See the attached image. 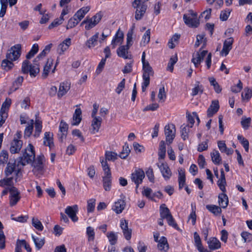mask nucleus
Returning <instances> with one entry per match:
<instances>
[{
	"instance_id": "obj_1",
	"label": "nucleus",
	"mask_w": 252,
	"mask_h": 252,
	"mask_svg": "<svg viewBox=\"0 0 252 252\" xmlns=\"http://www.w3.org/2000/svg\"><path fill=\"white\" fill-rule=\"evenodd\" d=\"M34 158V147L31 144H29L25 149L23 156L20 157L17 161H15L14 163L10 161L7 163L4 170L5 177L0 180V187L12 185L14 181L18 182L22 176L21 167L20 166H25L32 162Z\"/></svg>"
},
{
	"instance_id": "obj_2",
	"label": "nucleus",
	"mask_w": 252,
	"mask_h": 252,
	"mask_svg": "<svg viewBox=\"0 0 252 252\" xmlns=\"http://www.w3.org/2000/svg\"><path fill=\"white\" fill-rule=\"evenodd\" d=\"M183 19L185 24L189 28H196L200 25L197 12L192 9L189 10L188 14L183 15Z\"/></svg>"
},
{
	"instance_id": "obj_3",
	"label": "nucleus",
	"mask_w": 252,
	"mask_h": 252,
	"mask_svg": "<svg viewBox=\"0 0 252 252\" xmlns=\"http://www.w3.org/2000/svg\"><path fill=\"white\" fill-rule=\"evenodd\" d=\"M149 0H134L132 2V6L136 8L135 18L136 20H141L144 16L147 9L146 2Z\"/></svg>"
},
{
	"instance_id": "obj_4",
	"label": "nucleus",
	"mask_w": 252,
	"mask_h": 252,
	"mask_svg": "<svg viewBox=\"0 0 252 252\" xmlns=\"http://www.w3.org/2000/svg\"><path fill=\"white\" fill-rule=\"evenodd\" d=\"M21 54V45L17 44L8 50L6 55V59L2 61L1 63H12V62L17 61Z\"/></svg>"
},
{
	"instance_id": "obj_5",
	"label": "nucleus",
	"mask_w": 252,
	"mask_h": 252,
	"mask_svg": "<svg viewBox=\"0 0 252 252\" xmlns=\"http://www.w3.org/2000/svg\"><path fill=\"white\" fill-rule=\"evenodd\" d=\"M143 82L142 83V90L145 92L147 87L150 84V77L153 76L154 74V71L153 68L150 65V64H143Z\"/></svg>"
},
{
	"instance_id": "obj_6",
	"label": "nucleus",
	"mask_w": 252,
	"mask_h": 252,
	"mask_svg": "<svg viewBox=\"0 0 252 252\" xmlns=\"http://www.w3.org/2000/svg\"><path fill=\"white\" fill-rule=\"evenodd\" d=\"M206 58L205 63H211L212 55L211 53H208L207 50H202L200 49L196 53H194L192 55L191 59L192 63H201Z\"/></svg>"
},
{
	"instance_id": "obj_7",
	"label": "nucleus",
	"mask_w": 252,
	"mask_h": 252,
	"mask_svg": "<svg viewBox=\"0 0 252 252\" xmlns=\"http://www.w3.org/2000/svg\"><path fill=\"white\" fill-rule=\"evenodd\" d=\"M101 14L97 13L91 18H87L82 22L81 25L86 24L85 29L89 30L95 26L101 20Z\"/></svg>"
},
{
	"instance_id": "obj_8",
	"label": "nucleus",
	"mask_w": 252,
	"mask_h": 252,
	"mask_svg": "<svg viewBox=\"0 0 252 252\" xmlns=\"http://www.w3.org/2000/svg\"><path fill=\"white\" fill-rule=\"evenodd\" d=\"M22 70L24 73H30L31 77H35L39 72L38 64H23Z\"/></svg>"
},
{
	"instance_id": "obj_9",
	"label": "nucleus",
	"mask_w": 252,
	"mask_h": 252,
	"mask_svg": "<svg viewBox=\"0 0 252 252\" xmlns=\"http://www.w3.org/2000/svg\"><path fill=\"white\" fill-rule=\"evenodd\" d=\"M176 128L175 126L173 124H168L164 127V133L166 137V140L171 144L175 137Z\"/></svg>"
},
{
	"instance_id": "obj_10",
	"label": "nucleus",
	"mask_w": 252,
	"mask_h": 252,
	"mask_svg": "<svg viewBox=\"0 0 252 252\" xmlns=\"http://www.w3.org/2000/svg\"><path fill=\"white\" fill-rule=\"evenodd\" d=\"M145 177V173L143 170L138 169L135 170L134 172L131 174V179L138 188L139 185L141 184Z\"/></svg>"
},
{
	"instance_id": "obj_11",
	"label": "nucleus",
	"mask_w": 252,
	"mask_h": 252,
	"mask_svg": "<svg viewBox=\"0 0 252 252\" xmlns=\"http://www.w3.org/2000/svg\"><path fill=\"white\" fill-rule=\"evenodd\" d=\"M16 183L14 181L13 184ZM14 184L11 185V188L9 189V192L10 193V204L11 206H14L18 202L20 199L19 196L20 192L17 189L13 186ZM5 186L4 187H5Z\"/></svg>"
},
{
	"instance_id": "obj_12",
	"label": "nucleus",
	"mask_w": 252,
	"mask_h": 252,
	"mask_svg": "<svg viewBox=\"0 0 252 252\" xmlns=\"http://www.w3.org/2000/svg\"><path fill=\"white\" fill-rule=\"evenodd\" d=\"M234 39L233 37H230L224 40L223 43L222 49L220 51V54L222 56H226L232 49V45Z\"/></svg>"
},
{
	"instance_id": "obj_13",
	"label": "nucleus",
	"mask_w": 252,
	"mask_h": 252,
	"mask_svg": "<svg viewBox=\"0 0 252 252\" xmlns=\"http://www.w3.org/2000/svg\"><path fill=\"white\" fill-rule=\"evenodd\" d=\"M157 165L164 179L165 180H169L172 175V172L167 164L166 163H161L160 164L158 163Z\"/></svg>"
},
{
	"instance_id": "obj_14",
	"label": "nucleus",
	"mask_w": 252,
	"mask_h": 252,
	"mask_svg": "<svg viewBox=\"0 0 252 252\" xmlns=\"http://www.w3.org/2000/svg\"><path fill=\"white\" fill-rule=\"evenodd\" d=\"M120 227L125 239L129 240L131 237L132 230L128 227V221L126 220H121Z\"/></svg>"
},
{
	"instance_id": "obj_15",
	"label": "nucleus",
	"mask_w": 252,
	"mask_h": 252,
	"mask_svg": "<svg viewBox=\"0 0 252 252\" xmlns=\"http://www.w3.org/2000/svg\"><path fill=\"white\" fill-rule=\"evenodd\" d=\"M129 48L125 45L120 46L117 50V53L119 57L125 59H131L132 55L128 52Z\"/></svg>"
},
{
	"instance_id": "obj_16",
	"label": "nucleus",
	"mask_w": 252,
	"mask_h": 252,
	"mask_svg": "<svg viewBox=\"0 0 252 252\" xmlns=\"http://www.w3.org/2000/svg\"><path fill=\"white\" fill-rule=\"evenodd\" d=\"M78 206L76 205H74L72 206H67L65 209V213L73 221L75 222L78 220V218L76 216Z\"/></svg>"
},
{
	"instance_id": "obj_17",
	"label": "nucleus",
	"mask_w": 252,
	"mask_h": 252,
	"mask_svg": "<svg viewBox=\"0 0 252 252\" xmlns=\"http://www.w3.org/2000/svg\"><path fill=\"white\" fill-rule=\"evenodd\" d=\"M23 145L22 140L14 138L11 143L10 152L11 154H16L19 152Z\"/></svg>"
},
{
	"instance_id": "obj_18",
	"label": "nucleus",
	"mask_w": 252,
	"mask_h": 252,
	"mask_svg": "<svg viewBox=\"0 0 252 252\" xmlns=\"http://www.w3.org/2000/svg\"><path fill=\"white\" fill-rule=\"evenodd\" d=\"M70 88V83L68 81H64L60 84L59 91L58 93V96L61 98L65 95Z\"/></svg>"
},
{
	"instance_id": "obj_19",
	"label": "nucleus",
	"mask_w": 252,
	"mask_h": 252,
	"mask_svg": "<svg viewBox=\"0 0 252 252\" xmlns=\"http://www.w3.org/2000/svg\"><path fill=\"white\" fill-rule=\"evenodd\" d=\"M52 46L53 44L52 43H50L46 45L44 49L34 59L33 63L38 62L44 58L50 52Z\"/></svg>"
},
{
	"instance_id": "obj_20",
	"label": "nucleus",
	"mask_w": 252,
	"mask_h": 252,
	"mask_svg": "<svg viewBox=\"0 0 252 252\" xmlns=\"http://www.w3.org/2000/svg\"><path fill=\"white\" fill-rule=\"evenodd\" d=\"M71 45V39L67 38L61 43L58 46V51L60 55L63 54L64 52L68 49Z\"/></svg>"
},
{
	"instance_id": "obj_21",
	"label": "nucleus",
	"mask_w": 252,
	"mask_h": 252,
	"mask_svg": "<svg viewBox=\"0 0 252 252\" xmlns=\"http://www.w3.org/2000/svg\"><path fill=\"white\" fill-rule=\"evenodd\" d=\"M103 186L106 191H109L111 188L112 176L111 173L104 174L102 176Z\"/></svg>"
},
{
	"instance_id": "obj_22",
	"label": "nucleus",
	"mask_w": 252,
	"mask_h": 252,
	"mask_svg": "<svg viewBox=\"0 0 252 252\" xmlns=\"http://www.w3.org/2000/svg\"><path fill=\"white\" fill-rule=\"evenodd\" d=\"M90 6H84L79 9L73 15L79 22L84 17L85 15L90 11Z\"/></svg>"
},
{
	"instance_id": "obj_23",
	"label": "nucleus",
	"mask_w": 252,
	"mask_h": 252,
	"mask_svg": "<svg viewBox=\"0 0 252 252\" xmlns=\"http://www.w3.org/2000/svg\"><path fill=\"white\" fill-rule=\"evenodd\" d=\"M53 134L50 132H46L44 133L43 137V144L46 146H48L51 149L54 146Z\"/></svg>"
},
{
	"instance_id": "obj_24",
	"label": "nucleus",
	"mask_w": 252,
	"mask_h": 252,
	"mask_svg": "<svg viewBox=\"0 0 252 252\" xmlns=\"http://www.w3.org/2000/svg\"><path fill=\"white\" fill-rule=\"evenodd\" d=\"M219 104L218 100H213L211 105L207 110V116L208 117H212L219 109Z\"/></svg>"
},
{
	"instance_id": "obj_25",
	"label": "nucleus",
	"mask_w": 252,
	"mask_h": 252,
	"mask_svg": "<svg viewBox=\"0 0 252 252\" xmlns=\"http://www.w3.org/2000/svg\"><path fill=\"white\" fill-rule=\"evenodd\" d=\"M158 248L161 252H167L169 249V245L166 237L162 236L158 242Z\"/></svg>"
},
{
	"instance_id": "obj_26",
	"label": "nucleus",
	"mask_w": 252,
	"mask_h": 252,
	"mask_svg": "<svg viewBox=\"0 0 252 252\" xmlns=\"http://www.w3.org/2000/svg\"><path fill=\"white\" fill-rule=\"evenodd\" d=\"M38 50L39 46L38 44H33L30 51L26 55V58L27 60L24 61L22 63H30L29 61H28V60L31 59L32 57H33L34 55L38 52Z\"/></svg>"
},
{
	"instance_id": "obj_27",
	"label": "nucleus",
	"mask_w": 252,
	"mask_h": 252,
	"mask_svg": "<svg viewBox=\"0 0 252 252\" xmlns=\"http://www.w3.org/2000/svg\"><path fill=\"white\" fill-rule=\"evenodd\" d=\"M93 120L92 122V131L93 134L98 132L101 126L102 119L100 117H92Z\"/></svg>"
},
{
	"instance_id": "obj_28",
	"label": "nucleus",
	"mask_w": 252,
	"mask_h": 252,
	"mask_svg": "<svg viewBox=\"0 0 252 252\" xmlns=\"http://www.w3.org/2000/svg\"><path fill=\"white\" fill-rule=\"evenodd\" d=\"M125 202L123 200L119 199L115 203L112 209L117 213L120 214L125 207Z\"/></svg>"
},
{
	"instance_id": "obj_29",
	"label": "nucleus",
	"mask_w": 252,
	"mask_h": 252,
	"mask_svg": "<svg viewBox=\"0 0 252 252\" xmlns=\"http://www.w3.org/2000/svg\"><path fill=\"white\" fill-rule=\"evenodd\" d=\"M226 180L225 178V174L223 169L220 170V178L218 181V185L220 188V189L223 192H224L226 191L225 189V185H226Z\"/></svg>"
},
{
	"instance_id": "obj_30",
	"label": "nucleus",
	"mask_w": 252,
	"mask_h": 252,
	"mask_svg": "<svg viewBox=\"0 0 252 252\" xmlns=\"http://www.w3.org/2000/svg\"><path fill=\"white\" fill-rule=\"evenodd\" d=\"M207 243L209 248L212 250L218 249L221 247L220 242L216 238H211L208 241Z\"/></svg>"
},
{
	"instance_id": "obj_31",
	"label": "nucleus",
	"mask_w": 252,
	"mask_h": 252,
	"mask_svg": "<svg viewBox=\"0 0 252 252\" xmlns=\"http://www.w3.org/2000/svg\"><path fill=\"white\" fill-rule=\"evenodd\" d=\"M160 217L162 219H167L172 216L169 209L166 207L165 204H162L159 209Z\"/></svg>"
},
{
	"instance_id": "obj_32",
	"label": "nucleus",
	"mask_w": 252,
	"mask_h": 252,
	"mask_svg": "<svg viewBox=\"0 0 252 252\" xmlns=\"http://www.w3.org/2000/svg\"><path fill=\"white\" fill-rule=\"evenodd\" d=\"M82 111L80 108L76 109L73 116V120L72 122V125H78L82 120L81 117Z\"/></svg>"
},
{
	"instance_id": "obj_33",
	"label": "nucleus",
	"mask_w": 252,
	"mask_h": 252,
	"mask_svg": "<svg viewBox=\"0 0 252 252\" xmlns=\"http://www.w3.org/2000/svg\"><path fill=\"white\" fill-rule=\"evenodd\" d=\"M219 205L222 208H226L228 204V198L224 192L219 194L218 197Z\"/></svg>"
},
{
	"instance_id": "obj_34",
	"label": "nucleus",
	"mask_w": 252,
	"mask_h": 252,
	"mask_svg": "<svg viewBox=\"0 0 252 252\" xmlns=\"http://www.w3.org/2000/svg\"><path fill=\"white\" fill-rule=\"evenodd\" d=\"M124 38V33L120 31V30L119 29L116 32L115 35L113 37V39L111 41V44L112 46L115 47V45L121 42V41Z\"/></svg>"
},
{
	"instance_id": "obj_35",
	"label": "nucleus",
	"mask_w": 252,
	"mask_h": 252,
	"mask_svg": "<svg viewBox=\"0 0 252 252\" xmlns=\"http://www.w3.org/2000/svg\"><path fill=\"white\" fill-rule=\"evenodd\" d=\"M181 35L178 33H175L168 42V47L170 49H173L175 47L176 44H178Z\"/></svg>"
},
{
	"instance_id": "obj_36",
	"label": "nucleus",
	"mask_w": 252,
	"mask_h": 252,
	"mask_svg": "<svg viewBox=\"0 0 252 252\" xmlns=\"http://www.w3.org/2000/svg\"><path fill=\"white\" fill-rule=\"evenodd\" d=\"M179 177H178V181H179V189H182L185 184L186 182V177L185 170L182 169H179Z\"/></svg>"
},
{
	"instance_id": "obj_37",
	"label": "nucleus",
	"mask_w": 252,
	"mask_h": 252,
	"mask_svg": "<svg viewBox=\"0 0 252 252\" xmlns=\"http://www.w3.org/2000/svg\"><path fill=\"white\" fill-rule=\"evenodd\" d=\"M211 159L215 164H220L221 161V158L218 151L214 150L211 153Z\"/></svg>"
},
{
	"instance_id": "obj_38",
	"label": "nucleus",
	"mask_w": 252,
	"mask_h": 252,
	"mask_svg": "<svg viewBox=\"0 0 252 252\" xmlns=\"http://www.w3.org/2000/svg\"><path fill=\"white\" fill-rule=\"evenodd\" d=\"M242 100L249 101L252 97V88L246 87L244 89V92L241 94Z\"/></svg>"
},
{
	"instance_id": "obj_39",
	"label": "nucleus",
	"mask_w": 252,
	"mask_h": 252,
	"mask_svg": "<svg viewBox=\"0 0 252 252\" xmlns=\"http://www.w3.org/2000/svg\"><path fill=\"white\" fill-rule=\"evenodd\" d=\"M98 38V32L91 37L86 42V45L89 48L94 47L96 44Z\"/></svg>"
},
{
	"instance_id": "obj_40",
	"label": "nucleus",
	"mask_w": 252,
	"mask_h": 252,
	"mask_svg": "<svg viewBox=\"0 0 252 252\" xmlns=\"http://www.w3.org/2000/svg\"><path fill=\"white\" fill-rule=\"evenodd\" d=\"M166 146L164 141H160L158 152V159H163L165 157Z\"/></svg>"
},
{
	"instance_id": "obj_41",
	"label": "nucleus",
	"mask_w": 252,
	"mask_h": 252,
	"mask_svg": "<svg viewBox=\"0 0 252 252\" xmlns=\"http://www.w3.org/2000/svg\"><path fill=\"white\" fill-rule=\"evenodd\" d=\"M34 124L35 125V130L33 136L35 138H37L39 136L41 132L42 128V122L39 120H36Z\"/></svg>"
},
{
	"instance_id": "obj_42",
	"label": "nucleus",
	"mask_w": 252,
	"mask_h": 252,
	"mask_svg": "<svg viewBox=\"0 0 252 252\" xmlns=\"http://www.w3.org/2000/svg\"><path fill=\"white\" fill-rule=\"evenodd\" d=\"M190 127L189 125H183L181 126V133L182 138L184 140H186L188 139Z\"/></svg>"
},
{
	"instance_id": "obj_43",
	"label": "nucleus",
	"mask_w": 252,
	"mask_h": 252,
	"mask_svg": "<svg viewBox=\"0 0 252 252\" xmlns=\"http://www.w3.org/2000/svg\"><path fill=\"white\" fill-rule=\"evenodd\" d=\"M28 126L26 127L24 131V136L29 137L33 131V120H30V122L28 123Z\"/></svg>"
},
{
	"instance_id": "obj_44",
	"label": "nucleus",
	"mask_w": 252,
	"mask_h": 252,
	"mask_svg": "<svg viewBox=\"0 0 252 252\" xmlns=\"http://www.w3.org/2000/svg\"><path fill=\"white\" fill-rule=\"evenodd\" d=\"M206 208L212 213L216 216L220 215L221 212V208L215 205H207Z\"/></svg>"
},
{
	"instance_id": "obj_45",
	"label": "nucleus",
	"mask_w": 252,
	"mask_h": 252,
	"mask_svg": "<svg viewBox=\"0 0 252 252\" xmlns=\"http://www.w3.org/2000/svg\"><path fill=\"white\" fill-rule=\"evenodd\" d=\"M208 80L211 85L213 86L215 92L217 94L220 93L222 89L220 85L216 81V79L214 77H210Z\"/></svg>"
},
{
	"instance_id": "obj_46",
	"label": "nucleus",
	"mask_w": 252,
	"mask_h": 252,
	"mask_svg": "<svg viewBox=\"0 0 252 252\" xmlns=\"http://www.w3.org/2000/svg\"><path fill=\"white\" fill-rule=\"evenodd\" d=\"M32 239L35 244V247L38 250L40 249L44 244L45 240L43 238L35 237L32 235Z\"/></svg>"
},
{
	"instance_id": "obj_47",
	"label": "nucleus",
	"mask_w": 252,
	"mask_h": 252,
	"mask_svg": "<svg viewBox=\"0 0 252 252\" xmlns=\"http://www.w3.org/2000/svg\"><path fill=\"white\" fill-rule=\"evenodd\" d=\"M206 41L207 40L205 37V34H198L196 36V40L195 42L194 46L195 47H198L202 43H203V45H205L206 43Z\"/></svg>"
},
{
	"instance_id": "obj_48",
	"label": "nucleus",
	"mask_w": 252,
	"mask_h": 252,
	"mask_svg": "<svg viewBox=\"0 0 252 252\" xmlns=\"http://www.w3.org/2000/svg\"><path fill=\"white\" fill-rule=\"evenodd\" d=\"M0 17H3L5 15L8 5L7 0H0Z\"/></svg>"
},
{
	"instance_id": "obj_49",
	"label": "nucleus",
	"mask_w": 252,
	"mask_h": 252,
	"mask_svg": "<svg viewBox=\"0 0 252 252\" xmlns=\"http://www.w3.org/2000/svg\"><path fill=\"white\" fill-rule=\"evenodd\" d=\"M237 139L240 141L241 144L243 145L245 151L248 152L249 148V141L245 138L242 135H238L237 136Z\"/></svg>"
},
{
	"instance_id": "obj_50",
	"label": "nucleus",
	"mask_w": 252,
	"mask_h": 252,
	"mask_svg": "<svg viewBox=\"0 0 252 252\" xmlns=\"http://www.w3.org/2000/svg\"><path fill=\"white\" fill-rule=\"evenodd\" d=\"M130 152V150L128 144L127 143H125V145L123 146V149L122 151L120 153L119 155V157L121 158L125 159L128 157Z\"/></svg>"
},
{
	"instance_id": "obj_51",
	"label": "nucleus",
	"mask_w": 252,
	"mask_h": 252,
	"mask_svg": "<svg viewBox=\"0 0 252 252\" xmlns=\"http://www.w3.org/2000/svg\"><path fill=\"white\" fill-rule=\"evenodd\" d=\"M151 31L150 29L147 30L142 36L141 44L145 46L149 43L150 40Z\"/></svg>"
},
{
	"instance_id": "obj_52",
	"label": "nucleus",
	"mask_w": 252,
	"mask_h": 252,
	"mask_svg": "<svg viewBox=\"0 0 252 252\" xmlns=\"http://www.w3.org/2000/svg\"><path fill=\"white\" fill-rule=\"evenodd\" d=\"M8 159V153L6 151L2 150L0 153V164L4 165Z\"/></svg>"
},
{
	"instance_id": "obj_53",
	"label": "nucleus",
	"mask_w": 252,
	"mask_h": 252,
	"mask_svg": "<svg viewBox=\"0 0 252 252\" xmlns=\"http://www.w3.org/2000/svg\"><path fill=\"white\" fill-rule=\"evenodd\" d=\"M86 234L89 241H93L94 239L95 232L94 229L91 226H88L86 229Z\"/></svg>"
},
{
	"instance_id": "obj_54",
	"label": "nucleus",
	"mask_w": 252,
	"mask_h": 252,
	"mask_svg": "<svg viewBox=\"0 0 252 252\" xmlns=\"http://www.w3.org/2000/svg\"><path fill=\"white\" fill-rule=\"evenodd\" d=\"M193 237L194 240L195 246L197 248V250H199L203 248L202 245L200 236L196 232H195L193 233Z\"/></svg>"
},
{
	"instance_id": "obj_55",
	"label": "nucleus",
	"mask_w": 252,
	"mask_h": 252,
	"mask_svg": "<svg viewBox=\"0 0 252 252\" xmlns=\"http://www.w3.org/2000/svg\"><path fill=\"white\" fill-rule=\"evenodd\" d=\"M107 236L111 245H114L117 243V236L114 232L107 233Z\"/></svg>"
},
{
	"instance_id": "obj_56",
	"label": "nucleus",
	"mask_w": 252,
	"mask_h": 252,
	"mask_svg": "<svg viewBox=\"0 0 252 252\" xmlns=\"http://www.w3.org/2000/svg\"><path fill=\"white\" fill-rule=\"evenodd\" d=\"M79 23V22L73 16L68 21L66 28L67 30L72 29L77 25Z\"/></svg>"
},
{
	"instance_id": "obj_57",
	"label": "nucleus",
	"mask_w": 252,
	"mask_h": 252,
	"mask_svg": "<svg viewBox=\"0 0 252 252\" xmlns=\"http://www.w3.org/2000/svg\"><path fill=\"white\" fill-rule=\"evenodd\" d=\"M32 224L36 229L39 231H42L43 229V226L42 224L37 218H32Z\"/></svg>"
},
{
	"instance_id": "obj_58",
	"label": "nucleus",
	"mask_w": 252,
	"mask_h": 252,
	"mask_svg": "<svg viewBox=\"0 0 252 252\" xmlns=\"http://www.w3.org/2000/svg\"><path fill=\"white\" fill-rule=\"evenodd\" d=\"M105 156L106 160L114 161L117 158L118 155L115 152L106 151Z\"/></svg>"
},
{
	"instance_id": "obj_59",
	"label": "nucleus",
	"mask_w": 252,
	"mask_h": 252,
	"mask_svg": "<svg viewBox=\"0 0 252 252\" xmlns=\"http://www.w3.org/2000/svg\"><path fill=\"white\" fill-rule=\"evenodd\" d=\"M166 94L164 86L160 88L158 94V98L159 101L164 102L166 99Z\"/></svg>"
},
{
	"instance_id": "obj_60",
	"label": "nucleus",
	"mask_w": 252,
	"mask_h": 252,
	"mask_svg": "<svg viewBox=\"0 0 252 252\" xmlns=\"http://www.w3.org/2000/svg\"><path fill=\"white\" fill-rule=\"evenodd\" d=\"M95 205V199L92 198L87 202V211L91 213L94 211Z\"/></svg>"
},
{
	"instance_id": "obj_61",
	"label": "nucleus",
	"mask_w": 252,
	"mask_h": 252,
	"mask_svg": "<svg viewBox=\"0 0 252 252\" xmlns=\"http://www.w3.org/2000/svg\"><path fill=\"white\" fill-rule=\"evenodd\" d=\"M241 236L245 243H248L252 241V234L248 232H242L241 234Z\"/></svg>"
},
{
	"instance_id": "obj_62",
	"label": "nucleus",
	"mask_w": 252,
	"mask_h": 252,
	"mask_svg": "<svg viewBox=\"0 0 252 252\" xmlns=\"http://www.w3.org/2000/svg\"><path fill=\"white\" fill-rule=\"evenodd\" d=\"M231 10L229 9H226L225 10L222 11L220 14V19L222 21H226L231 12Z\"/></svg>"
},
{
	"instance_id": "obj_63",
	"label": "nucleus",
	"mask_w": 252,
	"mask_h": 252,
	"mask_svg": "<svg viewBox=\"0 0 252 252\" xmlns=\"http://www.w3.org/2000/svg\"><path fill=\"white\" fill-rule=\"evenodd\" d=\"M142 193L147 198L152 200L154 199V196H153L152 189H151L149 188H144Z\"/></svg>"
},
{
	"instance_id": "obj_64",
	"label": "nucleus",
	"mask_w": 252,
	"mask_h": 252,
	"mask_svg": "<svg viewBox=\"0 0 252 252\" xmlns=\"http://www.w3.org/2000/svg\"><path fill=\"white\" fill-rule=\"evenodd\" d=\"M11 104V99L9 98H6L4 102L2 103L1 108L0 111H7L8 109L10 107Z\"/></svg>"
}]
</instances>
